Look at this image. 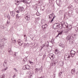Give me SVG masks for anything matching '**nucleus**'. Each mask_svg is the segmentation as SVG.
I'll return each instance as SVG.
<instances>
[{
  "mask_svg": "<svg viewBox=\"0 0 78 78\" xmlns=\"http://www.w3.org/2000/svg\"><path fill=\"white\" fill-rule=\"evenodd\" d=\"M3 66L4 67H6V68L2 70V72H5V71L6 70L8 69V67H7V63L5 60L4 61V62L3 64Z\"/></svg>",
  "mask_w": 78,
  "mask_h": 78,
  "instance_id": "f257e3e1",
  "label": "nucleus"
},
{
  "mask_svg": "<svg viewBox=\"0 0 78 78\" xmlns=\"http://www.w3.org/2000/svg\"><path fill=\"white\" fill-rule=\"evenodd\" d=\"M59 24L58 23H55L53 25L52 28L54 30H56V29H58V27H59Z\"/></svg>",
  "mask_w": 78,
  "mask_h": 78,
  "instance_id": "f03ea898",
  "label": "nucleus"
},
{
  "mask_svg": "<svg viewBox=\"0 0 78 78\" xmlns=\"http://www.w3.org/2000/svg\"><path fill=\"white\" fill-rule=\"evenodd\" d=\"M70 53L71 57H72V58H73V57H74V56L75 55L76 52L73 50H71L70 51Z\"/></svg>",
  "mask_w": 78,
  "mask_h": 78,
  "instance_id": "7ed1b4c3",
  "label": "nucleus"
},
{
  "mask_svg": "<svg viewBox=\"0 0 78 78\" xmlns=\"http://www.w3.org/2000/svg\"><path fill=\"white\" fill-rule=\"evenodd\" d=\"M49 57L51 60H53V58L55 57V55H53V54L51 53L49 55Z\"/></svg>",
  "mask_w": 78,
  "mask_h": 78,
  "instance_id": "20e7f679",
  "label": "nucleus"
},
{
  "mask_svg": "<svg viewBox=\"0 0 78 78\" xmlns=\"http://www.w3.org/2000/svg\"><path fill=\"white\" fill-rule=\"evenodd\" d=\"M70 58V55H65L64 58L65 60H66V61H67V60H69Z\"/></svg>",
  "mask_w": 78,
  "mask_h": 78,
  "instance_id": "39448f33",
  "label": "nucleus"
},
{
  "mask_svg": "<svg viewBox=\"0 0 78 78\" xmlns=\"http://www.w3.org/2000/svg\"><path fill=\"white\" fill-rule=\"evenodd\" d=\"M61 2V1L60 0H57L56 1V3L59 6H61V4H60V2Z\"/></svg>",
  "mask_w": 78,
  "mask_h": 78,
  "instance_id": "423d86ee",
  "label": "nucleus"
},
{
  "mask_svg": "<svg viewBox=\"0 0 78 78\" xmlns=\"http://www.w3.org/2000/svg\"><path fill=\"white\" fill-rule=\"evenodd\" d=\"M66 39L68 41H69L70 40H71L72 39V36L71 35H69L67 36L66 37Z\"/></svg>",
  "mask_w": 78,
  "mask_h": 78,
  "instance_id": "0eeeda50",
  "label": "nucleus"
},
{
  "mask_svg": "<svg viewBox=\"0 0 78 78\" xmlns=\"http://www.w3.org/2000/svg\"><path fill=\"white\" fill-rule=\"evenodd\" d=\"M10 14L12 17H14L15 16V12L13 11L10 12Z\"/></svg>",
  "mask_w": 78,
  "mask_h": 78,
  "instance_id": "6e6552de",
  "label": "nucleus"
},
{
  "mask_svg": "<svg viewBox=\"0 0 78 78\" xmlns=\"http://www.w3.org/2000/svg\"><path fill=\"white\" fill-rule=\"evenodd\" d=\"M45 48H47L48 47V46H49V42L48 41L46 42H45Z\"/></svg>",
  "mask_w": 78,
  "mask_h": 78,
  "instance_id": "1a4fd4ad",
  "label": "nucleus"
},
{
  "mask_svg": "<svg viewBox=\"0 0 78 78\" xmlns=\"http://www.w3.org/2000/svg\"><path fill=\"white\" fill-rule=\"evenodd\" d=\"M52 14H53V13H51V14H50L48 16L49 17L48 18L49 19H51L53 18Z\"/></svg>",
  "mask_w": 78,
  "mask_h": 78,
  "instance_id": "9d476101",
  "label": "nucleus"
},
{
  "mask_svg": "<svg viewBox=\"0 0 78 78\" xmlns=\"http://www.w3.org/2000/svg\"><path fill=\"white\" fill-rule=\"evenodd\" d=\"M24 9L23 8V7L20 6L19 7V10L20 11H23Z\"/></svg>",
  "mask_w": 78,
  "mask_h": 78,
  "instance_id": "9b49d317",
  "label": "nucleus"
},
{
  "mask_svg": "<svg viewBox=\"0 0 78 78\" xmlns=\"http://www.w3.org/2000/svg\"><path fill=\"white\" fill-rule=\"evenodd\" d=\"M30 46V44L28 43H25L24 45V47L25 48L26 47H28L29 46Z\"/></svg>",
  "mask_w": 78,
  "mask_h": 78,
  "instance_id": "f8f14e48",
  "label": "nucleus"
},
{
  "mask_svg": "<svg viewBox=\"0 0 78 78\" xmlns=\"http://www.w3.org/2000/svg\"><path fill=\"white\" fill-rule=\"evenodd\" d=\"M8 51L10 55H12V51H11V48H9L8 49Z\"/></svg>",
  "mask_w": 78,
  "mask_h": 78,
  "instance_id": "ddd939ff",
  "label": "nucleus"
},
{
  "mask_svg": "<svg viewBox=\"0 0 78 78\" xmlns=\"http://www.w3.org/2000/svg\"><path fill=\"white\" fill-rule=\"evenodd\" d=\"M25 19H26V20L27 21L28 20H30V18L29 16H27L25 17Z\"/></svg>",
  "mask_w": 78,
  "mask_h": 78,
  "instance_id": "4468645a",
  "label": "nucleus"
},
{
  "mask_svg": "<svg viewBox=\"0 0 78 78\" xmlns=\"http://www.w3.org/2000/svg\"><path fill=\"white\" fill-rule=\"evenodd\" d=\"M15 2L16 3H15V5H19V1L17 0H15Z\"/></svg>",
  "mask_w": 78,
  "mask_h": 78,
  "instance_id": "2eb2a0df",
  "label": "nucleus"
},
{
  "mask_svg": "<svg viewBox=\"0 0 78 78\" xmlns=\"http://www.w3.org/2000/svg\"><path fill=\"white\" fill-rule=\"evenodd\" d=\"M59 45L60 47H61L62 48H64V44H63L62 43L59 44Z\"/></svg>",
  "mask_w": 78,
  "mask_h": 78,
  "instance_id": "dca6fc26",
  "label": "nucleus"
},
{
  "mask_svg": "<svg viewBox=\"0 0 78 78\" xmlns=\"http://www.w3.org/2000/svg\"><path fill=\"white\" fill-rule=\"evenodd\" d=\"M32 8L34 10H36V11H37V6H35V5L33 6H32Z\"/></svg>",
  "mask_w": 78,
  "mask_h": 78,
  "instance_id": "f3484780",
  "label": "nucleus"
},
{
  "mask_svg": "<svg viewBox=\"0 0 78 78\" xmlns=\"http://www.w3.org/2000/svg\"><path fill=\"white\" fill-rule=\"evenodd\" d=\"M44 9H45V6H42L40 7V9L41 11H44Z\"/></svg>",
  "mask_w": 78,
  "mask_h": 78,
  "instance_id": "a211bd4d",
  "label": "nucleus"
},
{
  "mask_svg": "<svg viewBox=\"0 0 78 78\" xmlns=\"http://www.w3.org/2000/svg\"><path fill=\"white\" fill-rule=\"evenodd\" d=\"M75 72V69H72L71 70V73L72 74H73Z\"/></svg>",
  "mask_w": 78,
  "mask_h": 78,
  "instance_id": "6ab92c4d",
  "label": "nucleus"
},
{
  "mask_svg": "<svg viewBox=\"0 0 78 78\" xmlns=\"http://www.w3.org/2000/svg\"><path fill=\"white\" fill-rule=\"evenodd\" d=\"M76 35L74 34L72 36V39H76Z\"/></svg>",
  "mask_w": 78,
  "mask_h": 78,
  "instance_id": "aec40b11",
  "label": "nucleus"
},
{
  "mask_svg": "<svg viewBox=\"0 0 78 78\" xmlns=\"http://www.w3.org/2000/svg\"><path fill=\"white\" fill-rule=\"evenodd\" d=\"M25 66H26V69H27V70L30 69V66H29V65H26Z\"/></svg>",
  "mask_w": 78,
  "mask_h": 78,
  "instance_id": "412c9836",
  "label": "nucleus"
},
{
  "mask_svg": "<svg viewBox=\"0 0 78 78\" xmlns=\"http://www.w3.org/2000/svg\"><path fill=\"white\" fill-rule=\"evenodd\" d=\"M62 26V27H64V25H65V22L64 21H62V22L61 24H60Z\"/></svg>",
  "mask_w": 78,
  "mask_h": 78,
  "instance_id": "4be33fe9",
  "label": "nucleus"
},
{
  "mask_svg": "<svg viewBox=\"0 0 78 78\" xmlns=\"http://www.w3.org/2000/svg\"><path fill=\"white\" fill-rule=\"evenodd\" d=\"M0 48H1L2 49H3V48H4V44H2L0 43Z\"/></svg>",
  "mask_w": 78,
  "mask_h": 78,
  "instance_id": "5701e85b",
  "label": "nucleus"
},
{
  "mask_svg": "<svg viewBox=\"0 0 78 78\" xmlns=\"http://www.w3.org/2000/svg\"><path fill=\"white\" fill-rule=\"evenodd\" d=\"M16 18L17 19H18L20 17V16L18 14H17L16 15Z\"/></svg>",
  "mask_w": 78,
  "mask_h": 78,
  "instance_id": "b1692460",
  "label": "nucleus"
},
{
  "mask_svg": "<svg viewBox=\"0 0 78 78\" xmlns=\"http://www.w3.org/2000/svg\"><path fill=\"white\" fill-rule=\"evenodd\" d=\"M3 42H5L6 41H7V39L4 38L1 40Z\"/></svg>",
  "mask_w": 78,
  "mask_h": 78,
  "instance_id": "393cba45",
  "label": "nucleus"
},
{
  "mask_svg": "<svg viewBox=\"0 0 78 78\" xmlns=\"http://www.w3.org/2000/svg\"><path fill=\"white\" fill-rule=\"evenodd\" d=\"M39 70H40V69L37 68L35 69V73H37V72L39 71Z\"/></svg>",
  "mask_w": 78,
  "mask_h": 78,
  "instance_id": "a878e982",
  "label": "nucleus"
},
{
  "mask_svg": "<svg viewBox=\"0 0 78 78\" xmlns=\"http://www.w3.org/2000/svg\"><path fill=\"white\" fill-rule=\"evenodd\" d=\"M21 2H23L24 3H27V1L25 0H21Z\"/></svg>",
  "mask_w": 78,
  "mask_h": 78,
  "instance_id": "bb28decb",
  "label": "nucleus"
},
{
  "mask_svg": "<svg viewBox=\"0 0 78 78\" xmlns=\"http://www.w3.org/2000/svg\"><path fill=\"white\" fill-rule=\"evenodd\" d=\"M68 14L69 15H70V14H72V11L69 10V11L68 12Z\"/></svg>",
  "mask_w": 78,
  "mask_h": 78,
  "instance_id": "cd10ccee",
  "label": "nucleus"
},
{
  "mask_svg": "<svg viewBox=\"0 0 78 78\" xmlns=\"http://www.w3.org/2000/svg\"><path fill=\"white\" fill-rule=\"evenodd\" d=\"M5 74H3L2 75H1V76H0L1 78H5Z\"/></svg>",
  "mask_w": 78,
  "mask_h": 78,
  "instance_id": "c85d7f7f",
  "label": "nucleus"
},
{
  "mask_svg": "<svg viewBox=\"0 0 78 78\" xmlns=\"http://www.w3.org/2000/svg\"><path fill=\"white\" fill-rule=\"evenodd\" d=\"M44 25V27L43 28V30H45V28H47V24H45Z\"/></svg>",
  "mask_w": 78,
  "mask_h": 78,
  "instance_id": "c756f323",
  "label": "nucleus"
},
{
  "mask_svg": "<svg viewBox=\"0 0 78 78\" xmlns=\"http://www.w3.org/2000/svg\"><path fill=\"white\" fill-rule=\"evenodd\" d=\"M18 44L20 45H22L23 44V42L20 41L19 43H18Z\"/></svg>",
  "mask_w": 78,
  "mask_h": 78,
  "instance_id": "7c9ffc66",
  "label": "nucleus"
},
{
  "mask_svg": "<svg viewBox=\"0 0 78 78\" xmlns=\"http://www.w3.org/2000/svg\"><path fill=\"white\" fill-rule=\"evenodd\" d=\"M7 18H8V19H10V16L9 15H8L7 16H6Z\"/></svg>",
  "mask_w": 78,
  "mask_h": 78,
  "instance_id": "2f4dec72",
  "label": "nucleus"
},
{
  "mask_svg": "<svg viewBox=\"0 0 78 78\" xmlns=\"http://www.w3.org/2000/svg\"><path fill=\"white\" fill-rule=\"evenodd\" d=\"M23 61H24V62H26V61H27V58H24L23 59Z\"/></svg>",
  "mask_w": 78,
  "mask_h": 78,
  "instance_id": "473e14b6",
  "label": "nucleus"
},
{
  "mask_svg": "<svg viewBox=\"0 0 78 78\" xmlns=\"http://www.w3.org/2000/svg\"><path fill=\"white\" fill-rule=\"evenodd\" d=\"M32 75H33L32 73L30 74L29 76V78H31V76H32Z\"/></svg>",
  "mask_w": 78,
  "mask_h": 78,
  "instance_id": "72a5a7b5",
  "label": "nucleus"
},
{
  "mask_svg": "<svg viewBox=\"0 0 78 78\" xmlns=\"http://www.w3.org/2000/svg\"><path fill=\"white\" fill-rule=\"evenodd\" d=\"M62 33H63V30L62 31H61L60 32H59L58 34H60V35H61L62 34Z\"/></svg>",
  "mask_w": 78,
  "mask_h": 78,
  "instance_id": "f704fd0d",
  "label": "nucleus"
},
{
  "mask_svg": "<svg viewBox=\"0 0 78 78\" xmlns=\"http://www.w3.org/2000/svg\"><path fill=\"white\" fill-rule=\"evenodd\" d=\"M54 62L56 64L57 63H58V59H56L54 61Z\"/></svg>",
  "mask_w": 78,
  "mask_h": 78,
  "instance_id": "c9c22d12",
  "label": "nucleus"
},
{
  "mask_svg": "<svg viewBox=\"0 0 78 78\" xmlns=\"http://www.w3.org/2000/svg\"><path fill=\"white\" fill-rule=\"evenodd\" d=\"M64 33H66L67 34H68V33H69V32H68V31H67L66 30H64Z\"/></svg>",
  "mask_w": 78,
  "mask_h": 78,
  "instance_id": "e433bc0d",
  "label": "nucleus"
},
{
  "mask_svg": "<svg viewBox=\"0 0 78 78\" xmlns=\"http://www.w3.org/2000/svg\"><path fill=\"white\" fill-rule=\"evenodd\" d=\"M29 63H30V64L32 65H33V62L29 61Z\"/></svg>",
  "mask_w": 78,
  "mask_h": 78,
  "instance_id": "4c0bfd02",
  "label": "nucleus"
},
{
  "mask_svg": "<svg viewBox=\"0 0 78 78\" xmlns=\"http://www.w3.org/2000/svg\"><path fill=\"white\" fill-rule=\"evenodd\" d=\"M22 69L23 70H26L27 69H26V67L25 66H24L23 67V68H22Z\"/></svg>",
  "mask_w": 78,
  "mask_h": 78,
  "instance_id": "58836bf2",
  "label": "nucleus"
},
{
  "mask_svg": "<svg viewBox=\"0 0 78 78\" xmlns=\"http://www.w3.org/2000/svg\"><path fill=\"white\" fill-rule=\"evenodd\" d=\"M56 63H55L54 62L52 63V66H55L56 65Z\"/></svg>",
  "mask_w": 78,
  "mask_h": 78,
  "instance_id": "ea45409f",
  "label": "nucleus"
},
{
  "mask_svg": "<svg viewBox=\"0 0 78 78\" xmlns=\"http://www.w3.org/2000/svg\"><path fill=\"white\" fill-rule=\"evenodd\" d=\"M71 6H70V5H69L68 7V9H71Z\"/></svg>",
  "mask_w": 78,
  "mask_h": 78,
  "instance_id": "a19ab883",
  "label": "nucleus"
},
{
  "mask_svg": "<svg viewBox=\"0 0 78 78\" xmlns=\"http://www.w3.org/2000/svg\"><path fill=\"white\" fill-rule=\"evenodd\" d=\"M8 23H9V21L7 20L6 22V25L7 26V25H8Z\"/></svg>",
  "mask_w": 78,
  "mask_h": 78,
  "instance_id": "79ce46f5",
  "label": "nucleus"
},
{
  "mask_svg": "<svg viewBox=\"0 0 78 78\" xmlns=\"http://www.w3.org/2000/svg\"><path fill=\"white\" fill-rule=\"evenodd\" d=\"M39 69H40V71H42V66H41V68Z\"/></svg>",
  "mask_w": 78,
  "mask_h": 78,
  "instance_id": "37998d69",
  "label": "nucleus"
},
{
  "mask_svg": "<svg viewBox=\"0 0 78 78\" xmlns=\"http://www.w3.org/2000/svg\"><path fill=\"white\" fill-rule=\"evenodd\" d=\"M75 2L76 3H78V0H74Z\"/></svg>",
  "mask_w": 78,
  "mask_h": 78,
  "instance_id": "c03bdc74",
  "label": "nucleus"
},
{
  "mask_svg": "<svg viewBox=\"0 0 78 78\" xmlns=\"http://www.w3.org/2000/svg\"><path fill=\"white\" fill-rule=\"evenodd\" d=\"M38 5H39V6H40V5H41V2H38Z\"/></svg>",
  "mask_w": 78,
  "mask_h": 78,
  "instance_id": "a18cd8bd",
  "label": "nucleus"
},
{
  "mask_svg": "<svg viewBox=\"0 0 78 78\" xmlns=\"http://www.w3.org/2000/svg\"><path fill=\"white\" fill-rule=\"evenodd\" d=\"M16 12H17V13H19L20 12L19 10H16Z\"/></svg>",
  "mask_w": 78,
  "mask_h": 78,
  "instance_id": "49530a36",
  "label": "nucleus"
},
{
  "mask_svg": "<svg viewBox=\"0 0 78 78\" xmlns=\"http://www.w3.org/2000/svg\"><path fill=\"white\" fill-rule=\"evenodd\" d=\"M53 0H48V1L49 2V3H51V2L52 1H53Z\"/></svg>",
  "mask_w": 78,
  "mask_h": 78,
  "instance_id": "de8ad7c7",
  "label": "nucleus"
},
{
  "mask_svg": "<svg viewBox=\"0 0 78 78\" xmlns=\"http://www.w3.org/2000/svg\"><path fill=\"white\" fill-rule=\"evenodd\" d=\"M37 16H40V13L39 12H37Z\"/></svg>",
  "mask_w": 78,
  "mask_h": 78,
  "instance_id": "09e8293b",
  "label": "nucleus"
},
{
  "mask_svg": "<svg viewBox=\"0 0 78 78\" xmlns=\"http://www.w3.org/2000/svg\"><path fill=\"white\" fill-rule=\"evenodd\" d=\"M45 47V44H43V46L41 47Z\"/></svg>",
  "mask_w": 78,
  "mask_h": 78,
  "instance_id": "8fccbe9b",
  "label": "nucleus"
},
{
  "mask_svg": "<svg viewBox=\"0 0 78 78\" xmlns=\"http://www.w3.org/2000/svg\"><path fill=\"white\" fill-rule=\"evenodd\" d=\"M16 42V40H13V43H14V44H15V43Z\"/></svg>",
  "mask_w": 78,
  "mask_h": 78,
  "instance_id": "3c124183",
  "label": "nucleus"
},
{
  "mask_svg": "<svg viewBox=\"0 0 78 78\" xmlns=\"http://www.w3.org/2000/svg\"><path fill=\"white\" fill-rule=\"evenodd\" d=\"M50 42H51V43L53 44V41L51 40V41H50Z\"/></svg>",
  "mask_w": 78,
  "mask_h": 78,
  "instance_id": "603ef678",
  "label": "nucleus"
},
{
  "mask_svg": "<svg viewBox=\"0 0 78 78\" xmlns=\"http://www.w3.org/2000/svg\"><path fill=\"white\" fill-rule=\"evenodd\" d=\"M18 43H19V42H22V41H20V40H19L18 41H17Z\"/></svg>",
  "mask_w": 78,
  "mask_h": 78,
  "instance_id": "864d4df0",
  "label": "nucleus"
},
{
  "mask_svg": "<svg viewBox=\"0 0 78 78\" xmlns=\"http://www.w3.org/2000/svg\"><path fill=\"white\" fill-rule=\"evenodd\" d=\"M14 70H15V71H16V72H17V69H16L14 68Z\"/></svg>",
  "mask_w": 78,
  "mask_h": 78,
  "instance_id": "5fc2aeb1",
  "label": "nucleus"
},
{
  "mask_svg": "<svg viewBox=\"0 0 78 78\" xmlns=\"http://www.w3.org/2000/svg\"><path fill=\"white\" fill-rule=\"evenodd\" d=\"M42 27V28H43V29L44 30V27H45L44 25H43Z\"/></svg>",
  "mask_w": 78,
  "mask_h": 78,
  "instance_id": "6e6d98bb",
  "label": "nucleus"
},
{
  "mask_svg": "<svg viewBox=\"0 0 78 78\" xmlns=\"http://www.w3.org/2000/svg\"><path fill=\"white\" fill-rule=\"evenodd\" d=\"M53 18L51 20V21L50 22H51H51H53Z\"/></svg>",
  "mask_w": 78,
  "mask_h": 78,
  "instance_id": "4d7b16f0",
  "label": "nucleus"
},
{
  "mask_svg": "<svg viewBox=\"0 0 78 78\" xmlns=\"http://www.w3.org/2000/svg\"><path fill=\"white\" fill-rule=\"evenodd\" d=\"M58 53L59 52L58 51L55 52V54H56L57 55L58 54Z\"/></svg>",
  "mask_w": 78,
  "mask_h": 78,
  "instance_id": "13d9d810",
  "label": "nucleus"
},
{
  "mask_svg": "<svg viewBox=\"0 0 78 78\" xmlns=\"http://www.w3.org/2000/svg\"><path fill=\"white\" fill-rule=\"evenodd\" d=\"M71 44H73V41H72L71 42Z\"/></svg>",
  "mask_w": 78,
  "mask_h": 78,
  "instance_id": "bf43d9fd",
  "label": "nucleus"
},
{
  "mask_svg": "<svg viewBox=\"0 0 78 78\" xmlns=\"http://www.w3.org/2000/svg\"><path fill=\"white\" fill-rule=\"evenodd\" d=\"M62 26H61V27H59L60 29H62Z\"/></svg>",
  "mask_w": 78,
  "mask_h": 78,
  "instance_id": "052dcab7",
  "label": "nucleus"
},
{
  "mask_svg": "<svg viewBox=\"0 0 78 78\" xmlns=\"http://www.w3.org/2000/svg\"><path fill=\"white\" fill-rule=\"evenodd\" d=\"M62 73V72H60L59 73V75H61V74Z\"/></svg>",
  "mask_w": 78,
  "mask_h": 78,
  "instance_id": "680f3d73",
  "label": "nucleus"
},
{
  "mask_svg": "<svg viewBox=\"0 0 78 78\" xmlns=\"http://www.w3.org/2000/svg\"><path fill=\"white\" fill-rule=\"evenodd\" d=\"M42 48H43V47H41V48L40 50H41H41H42Z\"/></svg>",
  "mask_w": 78,
  "mask_h": 78,
  "instance_id": "e2e57ef3",
  "label": "nucleus"
},
{
  "mask_svg": "<svg viewBox=\"0 0 78 78\" xmlns=\"http://www.w3.org/2000/svg\"><path fill=\"white\" fill-rule=\"evenodd\" d=\"M45 58V55H43V58Z\"/></svg>",
  "mask_w": 78,
  "mask_h": 78,
  "instance_id": "0e129e2a",
  "label": "nucleus"
},
{
  "mask_svg": "<svg viewBox=\"0 0 78 78\" xmlns=\"http://www.w3.org/2000/svg\"><path fill=\"white\" fill-rule=\"evenodd\" d=\"M53 76H54V78H55V77L56 76L55 75V74H53Z\"/></svg>",
  "mask_w": 78,
  "mask_h": 78,
  "instance_id": "69168bd1",
  "label": "nucleus"
},
{
  "mask_svg": "<svg viewBox=\"0 0 78 78\" xmlns=\"http://www.w3.org/2000/svg\"><path fill=\"white\" fill-rule=\"evenodd\" d=\"M56 17V16H55H55H53V18L52 19H55Z\"/></svg>",
  "mask_w": 78,
  "mask_h": 78,
  "instance_id": "338daca9",
  "label": "nucleus"
},
{
  "mask_svg": "<svg viewBox=\"0 0 78 78\" xmlns=\"http://www.w3.org/2000/svg\"><path fill=\"white\" fill-rule=\"evenodd\" d=\"M14 54L15 56H16V52H14Z\"/></svg>",
  "mask_w": 78,
  "mask_h": 78,
  "instance_id": "774afa93",
  "label": "nucleus"
}]
</instances>
